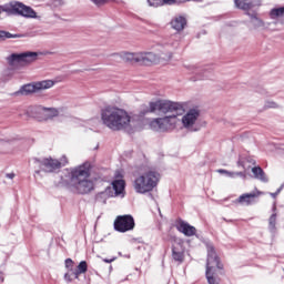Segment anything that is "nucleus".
<instances>
[{
	"label": "nucleus",
	"mask_w": 284,
	"mask_h": 284,
	"mask_svg": "<svg viewBox=\"0 0 284 284\" xmlns=\"http://www.w3.org/2000/svg\"><path fill=\"white\" fill-rule=\"evenodd\" d=\"M95 6H105L108 3V0H92Z\"/></svg>",
	"instance_id": "72a5a7b5"
},
{
	"label": "nucleus",
	"mask_w": 284,
	"mask_h": 284,
	"mask_svg": "<svg viewBox=\"0 0 284 284\" xmlns=\"http://www.w3.org/2000/svg\"><path fill=\"white\" fill-rule=\"evenodd\" d=\"M90 162L75 166L70 170L68 183L77 194H90L94 190V183L90 181Z\"/></svg>",
	"instance_id": "f03ea898"
},
{
	"label": "nucleus",
	"mask_w": 284,
	"mask_h": 284,
	"mask_svg": "<svg viewBox=\"0 0 284 284\" xmlns=\"http://www.w3.org/2000/svg\"><path fill=\"white\" fill-rule=\"evenodd\" d=\"M252 173L254 174V179H257V181H262V183H267V175L265 174V171H263L261 166H254L252 169Z\"/></svg>",
	"instance_id": "aec40b11"
},
{
	"label": "nucleus",
	"mask_w": 284,
	"mask_h": 284,
	"mask_svg": "<svg viewBox=\"0 0 284 284\" xmlns=\"http://www.w3.org/2000/svg\"><path fill=\"white\" fill-rule=\"evenodd\" d=\"M37 92H39L37 90V83L33 82L22 85L18 91L13 93V97H30V94H34Z\"/></svg>",
	"instance_id": "f3484780"
},
{
	"label": "nucleus",
	"mask_w": 284,
	"mask_h": 284,
	"mask_svg": "<svg viewBox=\"0 0 284 284\" xmlns=\"http://www.w3.org/2000/svg\"><path fill=\"white\" fill-rule=\"evenodd\" d=\"M149 6L153 8H159V6H163L162 0H148Z\"/></svg>",
	"instance_id": "c756f323"
},
{
	"label": "nucleus",
	"mask_w": 284,
	"mask_h": 284,
	"mask_svg": "<svg viewBox=\"0 0 284 284\" xmlns=\"http://www.w3.org/2000/svg\"><path fill=\"white\" fill-rule=\"evenodd\" d=\"M282 191H283V185H281L275 193H271V196L273 199H276Z\"/></svg>",
	"instance_id": "2f4dec72"
},
{
	"label": "nucleus",
	"mask_w": 284,
	"mask_h": 284,
	"mask_svg": "<svg viewBox=\"0 0 284 284\" xmlns=\"http://www.w3.org/2000/svg\"><path fill=\"white\" fill-rule=\"evenodd\" d=\"M0 281H3V273L0 271Z\"/></svg>",
	"instance_id": "49530a36"
},
{
	"label": "nucleus",
	"mask_w": 284,
	"mask_h": 284,
	"mask_svg": "<svg viewBox=\"0 0 284 284\" xmlns=\"http://www.w3.org/2000/svg\"><path fill=\"white\" fill-rule=\"evenodd\" d=\"M125 190V181L123 180H115L112 182V187H108L105 192L99 193L95 199L97 201H101V199H104V196H119L123 194V191Z\"/></svg>",
	"instance_id": "1a4fd4ad"
},
{
	"label": "nucleus",
	"mask_w": 284,
	"mask_h": 284,
	"mask_svg": "<svg viewBox=\"0 0 284 284\" xmlns=\"http://www.w3.org/2000/svg\"><path fill=\"white\" fill-rule=\"evenodd\" d=\"M247 17H250L251 22L258 17V13L256 12H246Z\"/></svg>",
	"instance_id": "473e14b6"
},
{
	"label": "nucleus",
	"mask_w": 284,
	"mask_h": 284,
	"mask_svg": "<svg viewBox=\"0 0 284 284\" xmlns=\"http://www.w3.org/2000/svg\"><path fill=\"white\" fill-rule=\"evenodd\" d=\"M2 12L7 14H19L26 19H37V11L31 7L23 4L22 2H10L1 7Z\"/></svg>",
	"instance_id": "39448f33"
},
{
	"label": "nucleus",
	"mask_w": 284,
	"mask_h": 284,
	"mask_svg": "<svg viewBox=\"0 0 284 284\" xmlns=\"http://www.w3.org/2000/svg\"><path fill=\"white\" fill-rule=\"evenodd\" d=\"M162 59L164 61H170L172 59V52H169L166 55L165 54H162Z\"/></svg>",
	"instance_id": "c9c22d12"
},
{
	"label": "nucleus",
	"mask_w": 284,
	"mask_h": 284,
	"mask_svg": "<svg viewBox=\"0 0 284 284\" xmlns=\"http://www.w3.org/2000/svg\"><path fill=\"white\" fill-rule=\"evenodd\" d=\"M23 34H12L8 31L0 30V39L1 41H6V39H21Z\"/></svg>",
	"instance_id": "393cba45"
},
{
	"label": "nucleus",
	"mask_w": 284,
	"mask_h": 284,
	"mask_svg": "<svg viewBox=\"0 0 284 284\" xmlns=\"http://www.w3.org/2000/svg\"><path fill=\"white\" fill-rule=\"evenodd\" d=\"M172 258L176 263H183V261H185V246H183V242L181 241L173 242Z\"/></svg>",
	"instance_id": "4468645a"
},
{
	"label": "nucleus",
	"mask_w": 284,
	"mask_h": 284,
	"mask_svg": "<svg viewBox=\"0 0 284 284\" xmlns=\"http://www.w3.org/2000/svg\"><path fill=\"white\" fill-rule=\"evenodd\" d=\"M81 274H82V273H79L78 270H75V271L73 272L74 278H79V276H81Z\"/></svg>",
	"instance_id": "a19ab883"
},
{
	"label": "nucleus",
	"mask_w": 284,
	"mask_h": 284,
	"mask_svg": "<svg viewBox=\"0 0 284 284\" xmlns=\"http://www.w3.org/2000/svg\"><path fill=\"white\" fill-rule=\"evenodd\" d=\"M176 230L184 234V236H194V234H196V227L190 225L183 220L178 221Z\"/></svg>",
	"instance_id": "a211bd4d"
},
{
	"label": "nucleus",
	"mask_w": 284,
	"mask_h": 284,
	"mask_svg": "<svg viewBox=\"0 0 284 284\" xmlns=\"http://www.w3.org/2000/svg\"><path fill=\"white\" fill-rule=\"evenodd\" d=\"M261 196V192H252V193H244L239 196V199L235 201V203H240V205H252L253 203H256V199Z\"/></svg>",
	"instance_id": "2eb2a0df"
},
{
	"label": "nucleus",
	"mask_w": 284,
	"mask_h": 284,
	"mask_svg": "<svg viewBox=\"0 0 284 284\" xmlns=\"http://www.w3.org/2000/svg\"><path fill=\"white\" fill-rule=\"evenodd\" d=\"M271 19H277L278 21H284V7L274 8L270 11Z\"/></svg>",
	"instance_id": "5701e85b"
},
{
	"label": "nucleus",
	"mask_w": 284,
	"mask_h": 284,
	"mask_svg": "<svg viewBox=\"0 0 284 284\" xmlns=\"http://www.w3.org/2000/svg\"><path fill=\"white\" fill-rule=\"evenodd\" d=\"M7 179H14V173H8Z\"/></svg>",
	"instance_id": "c03bdc74"
},
{
	"label": "nucleus",
	"mask_w": 284,
	"mask_h": 284,
	"mask_svg": "<svg viewBox=\"0 0 284 284\" xmlns=\"http://www.w3.org/2000/svg\"><path fill=\"white\" fill-rule=\"evenodd\" d=\"M179 116H181V114L172 113L164 118H156L151 121L150 128L155 132H168V130H174V128H176V123H179Z\"/></svg>",
	"instance_id": "423d86ee"
},
{
	"label": "nucleus",
	"mask_w": 284,
	"mask_h": 284,
	"mask_svg": "<svg viewBox=\"0 0 284 284\" xmlns=\"http://www.w3.org/2000/svg\"><path fill=\"white\" fill-rule=\"evenodd\" d=\"M95 150H99V145L95 146Z\"/></svg>",
	"instance_id": "8fccbe9b"
},
{
	"label": "nucleus",
	"mask_w": 284,
	"mask_h": 284,
	"mask_svg": "<svg viewBox=\"0 0 284 284\" xmlns=\"http://www.w3.org/2000/svg\"><path fill=\"white\" fill-rule=\"evenodd\" d=\"M199 110L191 109L184 116H182V124L183 128L186 130H190L191 132H196V129H194V123L199 120L200 116Z\"/></svg>",
	"instance_id": "9b49d317"
},
{
	"label": "nucleus",
	"mask_w": 284,
	"mask_h": 284,
	"mask_svg": "<svg viewBox=\"0 0 284 284\" xmlns=\"http://www.w3.org/2000/svg\"><path fill=\"white\" fill-rule=\"evenodd\" d=\"M138 63L142 65H152L159 62V55L154 52H139Z\"/></svg>",
	"instance_id": "dca6fc26"
},
{
	"label": "nucleus",
	"mask_w": 284,
	"mask_h": 284,
	"mask_svg": "<svg viewBox=\"0 0 284 284\" xmlns=\"http://www.w3.org/2000/svg\"><path fill=\"white\" fill-rule=\"evenodd\" d=\"M64 280H65L68 283H72V276H71L69 273H65V274H64Z\"/></svg>",
	"instance_id": "e433bc0d"
},
{
	"label": "nucleus",
	"mask_w": 284,
	"mask_h": 284,
	"mask_svg": "<svg viewBox=\"0 0 284 284\" xmlns=\"http://www.w3.org/2000/svg\"><path fill=\"white\" fill-rule=\"evenodd\" d=\"M34 113L43 114L44 121H51V119H54V116H59V110L57 109L30 106L27 111V114H32V116H36Z\"/></svg>",
	"instance_id": "f8f14e48"
},
{
	"label": "nucleus",
	"mask_w": 284,
	"mask_h": 284,
	"mask_svg": "<svg viewBox=\"0 0 284 284\" xmlns=\"http://www.w3.org/2000/svg\"><path fill=\"white\" fill-rule=\"evenodd\" d=\"M134 225L132 215H119L114 221V230L116 232H130V230H134Z\"/></svg>",
	"instance_id": "9d476101"
},
{
	"label": "nucleus",
	"mask_w": 284,
	"mask_h": 284,
	"mask_svg": "<svg viewBox=\"0 0 284 284\" xmlns=\"http://www.w3.org/2000/svg\"><path fill=\"white\" fill-rule=\"evenodd\" d=\"M234 3L239 10H251L252 8V2H248L247 0H235Z\"/></svg>",
	"instance_id": "b1692460"
},
{
	"label": "nucleus",
	"mask_w": 284,
	"mask_h": 284,
	"mask_svg": "<svg viewBox=\"0 0 284 284\" xmlns=\"http://www.w3.org/2000/svg\"><path fill=\"white\" fill-rule=\"evenodd\" d=\"M237 163H239V165H243V162H241V161H239Z\"/></svg>",
	"instance_id": "09e8293b"
},
{
	"label": "nucleus",
	"mask_w": 284,
	"mask_h": 284,
	"mask_svg": "<svg viewBox=\"0 0 284 284\" xmlns=\"http://www.w3.org/2000/svg\"><path fill=\"white\" fill-rule=\"evenodd\" d=\"M226 176L234 178V176H236V172H230V171H229V173H226Z\"/></svg>",
	"instance_id": "37998d69"
},
{
	"label": "nucleus",
	"mask_w": 284,
	"mask_h": 284,
	"mask_svg": "<svg viewBox=\"0 0 284 284\" xmlns=\"http://www.w3.org/2000/svg\"><path fill=\"white\" fill-rule=\"evenodd\" d=\"M251 23H252V26L256 29V28H264L265 27V22L261 19V18H258V16H257V18H254V20L253 21H251Z\"/></svg>",
	"instance_id": "a878e982"
},
{
	"label": "nucleus",
	"mask_w": 284,
	"mask_h": 284,
	"mask_svg": "<svg viewBox=\"0 0 284 284\" xmlns=\"http://www.w3.org/2000/svg\"><path fill=\"white\" fill-rule=\"evenodd\" d=\"M176 0H162V6H174Z\"/></svg>",
	"instance_id": "7c9ffc66"
},
{
	"label": "nucleus",
	"mask_w": 284,
	"mask_h": 284,
	"mask_svg": "<svg viewBox=\"0 0 284 284\" xmlns=\"http://www.w3.org/2000/svg\"><path fill=\"white\" fill-rule=\"evenodd\" d=\"M268 225L271 230L276 229V213H273L268 220Z\"/></svg>",
	"instance_id": "c85d7f7f"
},
{
	"label": "nucleus",
	"mask_w": 284,
	"mask_h": 284,
	"mask_svg": "<svg viewBox=\"0 0 284 284\" xmlns=\"http://www.w3.org/2000/svg\"><path fill=\"white\" fill-rule=\"evenodd\" d=\"M226 176L234 178V176H236V172H230V171H229V173H226Z\"/></svg>",
	"instance_id": "79ce46f5"
},
{
	"label": "nucleus",
	"mask_w": 284,
	"mask_h": 284,
	"mask_svg": "<svg viewBox=\"0 0 284 284\" xmlns=\"http://www.w3.org/2000/svg\"><path fill=\"white\" fill-rule=\"evenodd\" d=\"M153 106H155V112L162 114H183L185 112L183 104L170 100H156Z\"/></svg>",
	"instance_id": "0eeeda50"
},
{
	"label": "nucleus",
	"mask_w": 284,
	"mask_h": 284,
	"mask_svg": "<svg viewBox=\"0 0 284 284\" xmlns=\"http://www.w3.org/2000/svg\"><path fill=\"white\" fill-rule=\"evenodd\" d=\"M72 265H74V261H72V258H67L65 260V267H72Z\"/></svg>",
	"instance_id": "f704fd0d"
},
{
	"label": "nucleus",
	"mask_w": 284,
	"mask_h": 284,
	"mask_svg": "<svg viewBox=\"0 0 284 284\" xmlns=\"http://www.w3.org/2000/svg\"><path fill=\"white\" fill-rule=\"evenodd\" d=\"M235 176H243V172H235Z\"/></svg>",
	"instance_id": "a18cd8bd"
},
{
	"label": "nucleus",
	"mask_w": 284,
	"mask_h": 284,
	"mask_svg": "<svg viewBox=\"0 0 284 284\" xmlns=\"http://www.w3.org/2000/svg\"><path fill=\"white\" fill-rule=\"evenodd\" d=\"M276 108H280V105L274 101H266L264 104V110L276 109Z\"/></svg>",
	"instance_id": "cd10ccee"
},
{
	"label": "nucleus",
	"mask_w": 284,
	"mask_h": 284,
	"mask_svg": "<svg viewBox=\"0 0 284 284\" xmlns=\"http://www.w3.org/2000/svg\"><path fill=\"white\" fill-rule=\"evenodd\" d=\"M77 271L81 274H85V272H88V262L82 261L79 263Z\"/></svg>",
	"instance_id": "bb28decb"
},
{
	"label": "nucleus",
	"mask_w": 284,
	"mask_h": 284,
	"mask_svg": "<svg viewBox=\"0 0 284 284\" xmlns=\"http://www.w3.org/2000/svg\"><path fill=\"white\" fill-rule=\"evenodd\" d=\"M114 261H116V257H112L110 260H108V258L103 260L104 263H114Z\"/></svg>",
	"instance_id": "4c0bfd02"
},
{
	"label": "nucleus",
	"mask_w": 284,
	"mask_h": 284,
	"mask_svg": "<svg viewBox=\"0 0 284 284\" xmlns=\"http://www.w3.org/2000/svg\"><path fill=\"white\" fill-rule=\"evenodd\" d=\"M33 161L34 163L39 164V168L42 172H45L47 174H54L55 172H59L61 168H65L68 158L65 155H63L60 160H57L52 156L43 158L42 160L34 158Z\"/></svg>",
	"instance_id": "20e7f679"
},
{
	"label": "nucleus",
	"mask_w": 284,
	"mask_h": 284,
	"mask_svg": "<svg viewBox=\"0 0 284 284\" xmlns=\"http://www.w3.org/2000/svg\"><path fill=\"white\" fill-rule=\"evenodd\" d=\"M159 179L161 175L156 171H149L133 181V189L138 194H148L152 192L156 185H159Z\"/></svg>",
	"instance_id": "7ed1b4c3"
},
{
	"label": "nucleus",
	"mask_w": 284,
	"mask_h": 284,
	"mask_svg": "<svg viewBox=\"0 0 284 284\" xmlns=\"http://www.w3.org/2000/svg\"><path fill=\"white\" fill-rule=\"evenodd\" d=\"M187 26V20L183 16H178L171 20V28L176 32H183Z\"/></svg>",
	"instance_id": "6ab92c4d"
},
{
	"label": "nucleus",
	"mask_w": 284,
	"mask_h": 284,
	"mask_svg": "<svg viewBox=\"0 0 284 284\" xmlns=\"http://www.w3.org/2000/svg\"><path fill=\"white\" fill-rule=\"evenodd\" d=\"M36 88L38 92H41V90H50V88H54V81L43 80V81L36 82Z\"/></svg>",
	"instance_id": "4be33fe9"
},
{
	"label": "nucleus",
	"mask_w": 284,
	"mask_h": 284,
	"mask_svg": "<svg viewBox=\"0 0 284 284\" xmlns=\"http://www.w3.org/2000/svg\"><path fill=\"white\" fill-rule=\"evenodd\" d=\"M111 57H113L115 61H124V63H139V52L122 51L112 53Z\"/></svg>",
	"instance_id": "ddd939ff"
},
{
	"label": "nucleus",
	"mask_w": 284,
	"mask_h": 284,
	"mask_svg": "<svg viewBox=\"0 0 284 284\" xmlns=\"http://www.w3.org/2000/svg\"><path fill=\"white\" fill-rule=\"evenodd\" d=\"M190 0H175V4L187 3Z\"/></svg>",
	"instance_id": "58836bf2"
},
{
	"label": "nucleus",
	"mask_w": 284,
	"mask_h": 284,
	"mask_svg": "<svg viewBox=\"0 0 284 284\" xmlns=\"http://www.w3.org/2000/svg\"><path fill=\"white\" fill-rule=\"evenodd\" d=\"M37 57H39V53L27 51L23 53H13L7 58V61L10 68L17 69L21 63H32L33 61H37Z\"/></svg>",
	"instance_id": "6e6552de"
},
{
	"label": "nucleus",
	"mask_w": 284,
	"mask_h": 284,
	"mask_svg": "<svg viewBox=\"0 0 284 284\" xmlns=\"http://www.w3.org/2000/svg\"><path fill=\"white\" fill-rule=\"evenodd\" d=\"M219 174H229V171L227 170H224V169H220L217 170Z\"/></svg>",
	"instance_id": "ea45409f"
},
{
	"label": "nucleus",
	"mask_w": 284,
	"mask_h": 284,
	"mask_svg": "<svg viewBox=\"0 0 284 284\" xmlns=\"http://www.w3.org/2000/svg\"><path fill=\"white\" fill-rule=\"evenodd\" d=\"M154 112H156V106L154 104V101L149 102V105L142 104L140 106V116H145V114H152Z\"/></svg>",
	"instance_id": "412c9836"
},
{
	"label": "nucleus",
	"mask_w": 284,
	"mask_h": 284,
	"mask_svg": "<svg viewBox=\"0 0 284 284\" xmlns=\"http://www.w3.org/2000/svg\"><path fill=\"white\" fill-rule=\"evenodd\" d=\"M246 161H247L248 163H252L253 160H252V159H246Z\"/></svg>",
	"instance_id": "de8ad7c7"
},
{
	"label": "nucleus",
	"mask_w": 284,
	"mask_h": 284,
	"mask_svg": "<svg viewBox=\"0 0 284 284\" xmlns=\"http://www.w3.org/2000/svg\"><path fill=\"white\" fill-rule=\"evenodd\" d=\"M101 121L105 128L120 132L132 129V116L128 111L113 105H108L101 110Z\"/></svg>",
	"instance_id": "f257e3e1"
}]
</instances>
